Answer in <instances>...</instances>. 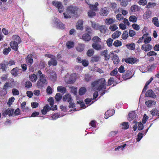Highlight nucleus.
Segmentation results:
<instances>
[{
  "label": "nucleus",
  "mask_w": 159,
  "mask_h": 159,
  "mask_svg": "<svg viewBox=\"0 0 159 159\" xmlns=\"http://www.w3.org/2000/svg\"><path fill=\"white\" fill-rule=\"evenodd\" d=\"M152 49V46L150 44H143L141 46V49L146 52L150 51Z\"/></svg>",
  "instance_id": "obj_11"
},
{
  "label": "nucleus",
  "mask_w": 159,
  "mask_h": 159,
  "mask_svg": "<svg viewBox=\"0 0 159 159\" xmlns=\"http://www.w3.org/2000/svg\"><path fill=\"white\" fill-rule=\"evenodd\" d=\"M129 128L128 123L127 122H124L122 124V129H127Z\"/></svg>",
  "instance_id": "obj_63"
},
{
  "label": "nucleus",
  "mask_w": 159,
  "mask_h": 159,
  "mask_svg": "<svg viewBox=\"0 0 159 159\" xmlns=\"http://www.w3.org/2000/svg\"><path fill=\"white\" fill-rule=\"evenodd\" d=\"M9 81L11 82V86L14 85L15 86H17L18 85V84L17 81H15L12 79H11L9 80Z\"/></svg>",
  "instance_id": "obj_53"
},
{
  "label": "nucleus",
  "mask_w": 159,
  "mask_h": 159,
  "mask_svg": "<svg viewBox=\"0 0 159 159\" xmlns=\"http://www.w3.org/2000/svg\"><path fill=\"white\" fill-rule=\"evenodd\" d=\"M82 38L84 41H88L91 39V37L88 34H84L83 35Z\"/></svg>",
  "instance_id": "obj_34"
},
{
  "label": "nucleus",
  "mask_w": 159,
  "mask_h": 159,
  "mask_svg": "<svg viewBox=\"0 0 159 159\" xmlns=\"http://www.w3.org/2000/svg\"><path fill=\"white\" fill-rule=\"evenodd\" d=\"M92 100H79L77 102V105L80 106V107L83 108H86L87 106L85 104V102L87 105H89L93 104L94 101H92Z\"/></svg>",
  "instance_id": "obj_6"
},
{
  "label": "nucleus",
  "mask_w": 159,
  "mask_h": 159,
  "mask_svg": "<svg viewBox=\"0 0 159 159\" xmlns=\"http://www.w3.org/2000/svg\"><path fill=\"white\" fill-rule=\"evenodd\" d=\"M95 15V13L91 10L90 11L88 12V15L90 17H92L93 16H94Z\"/></svg>",
  "instance_id": "obj_64"
},
{
  "label": "nucleus",
  "mask_w": 159,
  "mask_h": 159,
  "mask_svg": "<svg viewBox=\"0 0 159 159\" xmlns=\"http://www.w3.org/2000/svg\"><path fill=\"white\" fill-rule=\"evenodd\" d=\"M13 41H12L15 43H20L21 42V40L20 37L17 35H14L12 37Z\"/></svg>",
  "instance_id": "obj_25"
},
{
  "label": "nucleus",
  "mask_w": 159,
  "mask_h": 159,
  "mask_svg": "<svg viewBox=\"0 0 159 159\" xmlns=\"http://www.w3.org/2000/svg\"><path fill=\"white\" fill-rule=\"evenodd\" d=\"M145 103L148 107H150L154 105L156 103V101L154 100H148Z\"/></svg>",
  "instance_id": "obj_16"
},
{
  "label": "nucleus",
  "mask_w": 159,
  "mask_h": 159,
  "mask_svg": "<svg viewBox=\"0 0 159 159\" xmlns=\"http://www.w3.org/2000/svg\"><path fill=\"white\" fill-rule=\"evenodd\" d=\"M121 34V32L120 31H116L112 34L111 36L112 38L113 39H115L119 37Z\"/></svg>",
  "instance_id": "obj_30"
},
{
  "label": "nucleus",
  "mask_w": 159,
  "mask_h": 159,
  "mask_svg": "<svg viewBox=\"0 0 159 159\" xmlns=\"http://www.w3.org/2000/svg\"><path fill=\"white\" fill-rule=\"evenodd\" d=\"M124 60L127 63L133 64L136 62V59L135 58H128L125 59Z\"/></svg>",
  "instance_id": "obj_19"
},
{
  "label": "nucleus",
  "mask_w": 159,
  "mask_h": 159,
  "mask_svg": "<svg viewBox=\"0 0 159 159\" xmlns=\"http://www.w3.org/2000/svg\"><path fill=\"white\" fill-rule=\"evenodd\" d=\"M98 30H99L101 33H105L107 30V27L105 25H101L99 26Z\"/></svg>",
  "instance_id": "obj_32"
},
{
  "label": "nucleus",
  "mask_w": 159,
  "mask_h": 159,
  "mask_svg": "<svg viewBox=\"0 0 159 159\" xmlns=\"http://www.w3.org/2000/svg\"><path fill=\"white\" fill-rule=\"evenodd\" d=\"M130 21L132 22H135L137 20V17L134 16H131L129 18Z\"/></svg>",
  "instance_id": "obj_44"
},
{
  "label": "nucleus",
  "mask_w": 159,
  "mask_h": 159,
  "mask_svg": "<svg viewBox=\"0 0 159 159\" xmlns=\"http://www.w3.org/2000/svg\"><path fill=\"white\" fill-rule=\"evenodd\" d=\"M32 58V55L31 54L28 55L26 58L27 63L29 65H31L33 63V59Z\"/></svg>",
  "instance_id": "obj_23"
},
{
  "label": "nucleus",
  "mask_w": 159,
  "mask_h": 159,
  "mask_svg": "<svg viewBox=\"0 0 159 159\" xmlns=\"http://www.w3.org/2000/svg\"><path fill=\"white\" fill-rule=\"evenodd\" d=\"M113 45L116 47H118L122 45V43L120 41L116 40L113 43Z\"/></svg>",
  "instance_id": "obj_49"
},
{
  "label": "nucleus",
  "mask_w": 159,
  "mask_h": 159,
  "mask_svg": "<svg viewBox=\"0 0 159 159\" xmlns=\"http://www.w3.org/2000/svg\"><path fill=\"white\" fill-rule=\"evenodd\" d=\"M11 86V82L10 81V83L6 82L4 85L3 87V89L6 90V89L8 87H10Z\"/></svg>",
  "instance_id": "obj_58"
},
{
  "label": "nucleus",
  "mask_w": 159,
  "mask_h": 159,
  "mask_svg": "<svg viewBox=\"0 0 159 159\" xmlns=\"http://www.w3.org/2000/svg\"><path fill=\"white\" fill-rule=\"evenodd\" d=\"M86 91V89L85 88L82 87L79 90V94L80 95H82L85 93Z\"/></svg>",
  "instance_id": "obj_41"
},
{
  "label": "nucleus",
  "mask_w": 159,
  "mask_h": 159,
  "mask_svg": "<svg viewBox=\"0 0 159 159\" xmlns=\"http://www.w3.org/2000/svg\"><path fill=\"white\" fill-rule=\"evenodd\" d=\"M116 18L119 21H121L123 20L124 17L121 14H118L116 15Z\"/></svg>",
  "instance_id": "obj_57"
},
{
  "label": "nucleus",
  "mask_w": 159,
  "mask_h": 159,
  "mask_svg": "<svg viewBox=\"0 0 159 159\" xmlns=\"http://www.w3.org/2000/svg\"><path fill=\"white\" fill-rule=\"evenodd\" d=\"M83 21L82 20H79L78 21L76 25V28L77 30H82L83 29Z\"/></svg>",
  "instance_id": "obj_14"
},
{
  "label": "nucleus",
  "mask_w": 159,
  "mask_h": 159,
  "mask_svg": "<svg viewBox=\"0 0 159 159\" xmlns=\"http://www.w3.org/2000/svg\"><path fill=\"white\" fill-rule=\"evenodd\" d=\"M113 41V40L111 39H108L107 41V45L110 47L112 46V43Z\"/></svg>",
  "instance_id": "obj_55"
},
{
  "label": "nucleus",
  "mask_w": 159,
  "mask_h": 159,
  "mask_svg": "<svg viewBox=\"0 0 159 159\" xmlns=\"http://www.w3.org/2000/svg\"><path fill=\"white\" fill-rule=\"evenodd\" d=\"M52 22L54 24V25L57 26V28L61 29L64 28L63 24L57 18L54 17L52 19Z\"/></svg>",
  "instance_id": "obj_7"
},
{
  "label": "nucleus",
  "mask_w": 159,
  "mask_h": 159,
  "mask_svg": "<svg viewBox=\"0 0 159 159\" xmlns=\"http://www.w3.org/2000/svg\"><path fill=\"white\" fill-rule=\"evenodd\" d=\"M103 43L102 42L101 43H93L92 44V47L96 50H99L103 49Z\"/></svg>",
  "instance_id": "obj_9"
},
{
  "label": "nucleus",
  "mask_w": 159,
  "mask_h": 159,
  "mask_svg": "<svg viewBox=\"0 0 159 159\" xmlns=\"http://www.w3.org/2000/svg\"><path fill=\"white\" fill-rule=\"evenodd\" d=\"M115 111L114 110H109L106 112L105 114V118L107 119L109 117L113 116L115 113Z\"/></svg>",
  "instance_id": "obj_13"
},
{
  "label": "nucleus",
  "mask_w": 159,
  "mask_h": 159,
  "mask_svg": "<svg viewBox=\"0 0 159 159\" xmlns=\"http://www.w3.org/2000/svg\"><path fill=\"white\" fill-rule=\"evenodd\" d=\"M151 112V114L152 116L156 115L159 116V111H158L156 109H153Z\"/></svg>",
  "instance_id": "obj_46"
},
{
  "label": "nucleus",
  "mask_w": 159,
  "mask_h": 159,
  "mask_svg": "<svg viewBox=\"0 0 159 159\" xmlns=\"http://www.w3.org/2000/svg\"><path fill=\"white\" fill-rule=\"evenodd\" d=\"M94 51L92 49H90L87 52V55L89 57H91L93 56L94 54Z\"/></svg>",
  "instance_id": "obj_48"
},
{
  "label": "nucleus",
  "mask_w": 159,
  "mask_h": 159,
  "mask_svg": "<svg viewBox=\"0 0 159 159\" xmlns=\"http://www.w3.org/2000/svg\"><path fill=\"white\" fill-rule=\"evenodd\" d=\"M51 107H49L48 104H46L45 106L43 107V109L41 110V112L44 115L46 114L47 112L49 110L54 111L57 109V107L56 105H54V100H48Z\"/></svg>",
  "instance_id": "obj_3"
},
{
  "label": "nucleus",
  "mask_w": 159,
  "mask_h": 159,
  "mask_svg": "<svg viewBox=\"0 0 159 159\" xmlns=\"http://www.w3.org/2000/svg\"><path fill=\"white\" fill-rule=\"evenodd\" d=\"M52 4L56 7L59 13H61L64 10V7L61 2L53 1L52 2Z\"/></svg>",
  "instance_id": "obj_5"
},
{
  "label": "nucleus",
  "mask_w": 159,
  "mask_h": 159,
  "mask_svg": "<svg viewBox=\"0 0 159 159\" xmlns=\"http://www.w3.org/2000/svg\"><path fill=\"white\" fill-rule=\"evenodd\" d=\"M14 111V109L11 108H8L7 110H3L2 113V115L3 116H5L8 115L9 116H12L13 114Z\"/></svg>",
  "instance_id": "obj_12"
},
{
  "label": "nucleus",
  "mask_w": 159,
  "mask_h": 159,
  "mask_svg": "<svg viewBox=\"0 0 159 159\" xmlns=\"http://www.w3.org/2000/svg\"><path fill=\"white\" fill-rule=\"evenodd\" d=\"M63 99H72V98L70 94L67 93L64 96Z\"/></svg>",
  "instance_id": "obj_59"
},
{
  "label": "nucleus",
  "mask_w": 159,
  "mask_h": 159,
  "mask_svg": "<svg viewBox=\"0 0 159 159\" xmlns=\"http://www.w3.org/2000/svg\"><path fill=\"white\" fill-rule=\"evenodd\" d=\"M57 91L58 92L64 93H66V88L62 86H59L57 88Z\"/></svg>",
  "instance_id": "obj_33"
},
{
  "label": "nucleus",
  "mask_w": 159,
  "mask_h": 159,
  "mask_svg": "<svg viewBox=\"0 0 159 159\" xmlns=\"http://www.w3.org/2000/svg\"><path fill=\"white\" fill-rule=\"evenodd\" d=\"M77 78V75L76 73H73L70 76L69 80H66V81L68 84H72L74 83Z\"/></svg>",
  "instance_id": "obj_10"
},
{
  "label": "nucleus",
  "mask_w": 159,
  "mask_h": 159,
  "mask_svg": "<svg viewBox=\"0 0 159 159\" xmlns=\"http://www.w3.org/2000/svg\"><path fill=\"white\" fill-rule=\"evenodd\" d=\"M152 22L154 25L157 27H159V20L157 17H154L152 18Z\"/></svg>",
  "instance_id": "obj_28"
},
{
  "label": "nucleus",
  "mask_w": 159,
  "mask_h": 159,
  "mask_svg": "<svg viewBox=\"0 0 159 159\" xmlns=\"http://www.w3.org/2000/svg\"><path fill=\"white\" fill-rule=\"evenodd\" d=\"M69 88L70 89L72 92L75 94H76L77 93V89L76 88L73 86H72L69 87Z\"/></svg>",
  "instance_id": "obj_60"
},
{
  "label": "nucleus",
  "mask_w": 159,
  "mask_h": 159,
  "mask_svg": "<svg viewBox=\"0 0 159 159\" xmlns=\"http://www.w3.org/2000/svg\"><path fill=\"white\" fill-rule=\"evenodd\" d=\"M63 116V115L60 116V114L58 113H57L53 114L51 117H50L49 119L50 120H55L59 117Z\"/></svg>",
  "instance_id": "obj_37"
},
{
  "label": "nucleus",
  "mask_w": 159,
  "mask_h": 159,
  "mask_svg": "<svg viewBox=\"0 0 159 159\" xmlns=\"http://www.w3.org/2000/svg\"><path fill=\"white\" fill-rule=\"evenodd\" d=\"M37 75L39 80L37 82V86L38 88H42L45 85L47 84L48 83L47 76L43 74L40 70L38 71Z\"/></svg>",
  "instance_id": "obj_2"
},
{
  "label": "nucleus",
  "mask_w": 159,
  "mask_h": 159,
  "mask_svg": "<svg viewBox=\"0 0 159 159\" xmlns=\"http://www.w3.org/2000/svg\"><path fill=\"white\" fill-rule=\"evenodd\" d=\"M100 59V57L99 56H94L92 57L91 61L93 62H97Z\"/></svg>",
  "instance_id": "obj_56"
},
{
  "label": "nucleus",
  "mask_w": 159,
  "mask_h": 159,
  "mask_svg": "<svg viewBox=\"0 0 159 159\" xmlns=\"http://www.w3.org/2000/svg\"><path fill=\"white\" fill-rule=\"evenodd\" d=\"M19 43H17L11 41L10 44V45L12 49L15 51H16L18 49V44Z\"/></svg>",
  "instance_id": "obj_24"
},
{
  "label": "nucleus",
  "mask_w": 159,
  "mask_h": 159,
  "mask_svg": "<svg viewBox=\"0 0 159 159\" xmlns=\"http://www.w3.org/2000/svg\"><path fill=\"white\" fill-rule=\"evenodd\" d=\"M92 40L93 41V43H101L102 42L101 41V39L98 36H94L93 39Z\"/></svg>",
  "instance_id": "obj_40"
},
{
  "label": "nucleus",
  "mask_w": 159,
  "mask_h": 159,
  "mask_svg": "<svg viewBox=\"0 0 159 159\" xmlns=\"http://www.w3.org/2000/svg\"><path fill=\"white\" fill-rule=\"evenodd\" d=\"M136 117V114L135 111H132L129 114V117L128 118V120L131 121L133 120Z\"/></svg>",
  "instance_id": "obj_22"
},
{
  "label": "nucleus",
  "mask_w": 159,
  "mask_h": 159,
  "mask_svg": "<svg viewBox=\"0 0 159 159\" xmlns=\"http://www.w3.org/2000/svg\"><path fill=\"white\" fill-rule=\"evenodd\" d=\"M90 22L91 23L93 29L97 30H98L99 27V25L98 23L92 21H90Z\"/></svg>",
  "instance_id": "obj_36"
},
{
  "label": "nucleus",
  "mask_w": 159,
  "mask_h": 159,
  "mask_svg": "<svg viewBox=\"0 0 159 159\" xmlns=\"http://www.w3.org/2000/svg\"><path fill=\"white\" fill-rule=\"evenodd\" d=\"M85 47V45L84 44L79 43L76 47V50L79 52H82L83 51Z\"/></svg>",
  "instance_id": "obj_17"
},
{
  "label": "nucleus",
  "mask_w": 159,
  "mask_h": 159,
  "mask_svg": "<svg viewBox=\"0 0 159 159\" xmlns=\"http://www.w3.org/2000/svg\"><path fill=\"white\" fill-rule=\"evenodd\" d=\"M62 95L60 93H57L55 96V99H61Z\"/></svg>",
  "instance_id": "obj_61"
},
{
  "label": "nucleus",
  "mask_w": 159,
  "mask_h": 159,
  "mask_svg": "<svg viewBox=\"0 0 159 159\" xmlns=\"http://www.w3.org/2000/svg\"><path fill=\"white\" fill-rule=\"evenodd\" d=\"M29 78L30 80L32 82H35L37 79V76L34 74H33L31 75H30Z\"/></svg>",
  "instance_id": "obj_38"
},
{
  "label": "nucleus",
  "mask_w": 159,
  "mask_h": 159,
  "mask_svg": "<svg viewBox=\"0 0 159 159\" xmlns=\"http://www.w3.org/2000/svg\"><path fill=\"white\" fill-rule=\"evenodd\" d=\"M66 45L68 48H70L74 47V43L72 41H68L67 42Z\"/></svg>",
  "instance_id": "obj_43"
},
{
  "label": "nucleus",
  "mask_w": 159,
  "mask_h": 159,
  "mask_svg": "<svg viewBox=\"0 0 159 159\" xmlns=\"http://www.w3.org/2000/svg\"><path fill=\"white\" fill-rule=\"evenodd\" d=\"M11 50L10 48L9 47L8 48H5L3 50V53L5 55H7Z\"/></svg>",
  "instance_id": "obj_62"
},
{
  "label": "nucleus",
  "mask_w": 159,
  "mask_h": 159,
  "mask_svg": "<svg viewBox=\"0 0 159 159\" xmlns=\"http://www.w3.org/2000/svg\"><path fill=\"white\" fill-rule=\"evenodd\" d=\"M115 21V19L111 18H107L105 20V22L107 25H109L114 23Z\"/></svg>",
  "instance_id": "obj_26"
},
{
  "label": "nucleus",
  "mask_w": 159,
  "mask_h": 159,
  "mask_svg": "<svg viewBox=\"0 0 159 159\" xmlns=\"http://www.w3.org/2000/svg\"><path fill=\"white\" fill-rule=\"evenodd\" d=\"M46 92L48 94H50L52 93L53 90L50 86H48L46 89Z\"/></svg>",
  "instance_id": "obj_54"
},
{
  "label": "nucleus",
  "mask_w": 159,
  "mask_h": 159,
  "mask_svg": "<svg viewBox=\"0 0 159 159\" xmlns=\"http://www.w3.org/2000/svg\"><path fill=\"white\" fill-rule=\"evenodd\" d=\"M133 76L130 70L127 71L125 74L123 75V78L125 80L130 79Z\"/></svg>",
  "instance_id": "obj_15"
},
{
  "label": "nucleus",
  "mask_w": 159,
  "mask_h": 159,
  "mask_svg": "<svg viewBox=\"0 0 159 159\" xmlns=\"http://www.w3.org/2000/svg\"><path fill=\"white\" fill-rule=\"evenodd\" d=\"M126 46L129 49L131 50H134L135 48V44L134 43L127 44Z\"/></svg>",
  "instance_id": "obj_39"
},
{
  "label": "nucleus",
  "mask_w": 159,
  "mask_h": 159,
  "mask_svg": "<svg viewBox=\"0 0 159 159\" xmlns=\"http://www.w3.org/2000/svg\"><path fill=\"white\" fill-rule=\"evenodd\" d=\"M151 40V38L150 37H148V34H146V37L144 38V42L145 44L148 43Z\"/></svg>",
  "instance_id": "obj_42"
},
{
  "label": "nucleus",
  "mask_w": 159,
  "mask_h": 159,
  "mask_svg": "<svg viewBox=\"0 0 159 159\" xmlns=\"http://www.w3.org/2000/svg\"><path fill=\"white\" fill-rule=\"evenodd\" d=\"M19 69L17 67L13 68L11 70V74L14 76H16L18 74Z\"/></svg>",
  "instance_id": "obj_29"
},
{
  "label": "nucleus",
  "mask_w": 159,
  "mask_h": 159,
  "mask_svg": "<svg viewBox=\"0 0 159 159\" xmlns=\"http://www.w3.org/2000/svg\"><path fill=\"white\" fill-rule=\"evenodd\" d=\"M128 32L126 31H124L122 35V38L123 39H126L128 37Z\"/></svg>",
  "instance_id": "obj_51"
},
{
  "label": "nucleus",
  "mask_w": 159,
  "mask_h": 159,
  "mask_svg": "<svg viewBox=\"0 0 159 159\" xmlns=\"http://www.w3.org/2000/svg\"><path fill=\"white\" fill-rule=\"evenodd\" d=\"M145 97H149L155 99L156 98L157 96L156 94L151 89L148 90L145 94Z\"/></svg>",
  "instance_id": "obj_8"
},
{
  "label": "nucleus",
  "mask_w": 159,
  "mask_h": 159,
  "mask_svg": "<svg viewBox=\"0 0 159 159\" xmlns=\"http://www.w3.org/2000/svg\"><path fill=\"white\" fill-rule=\"evenodd\" d=\"M50 79L53 81L56 80L57 79V75L55 71L51 70L50 72Z\"/></svg>",
  "instance_id": "obj_21"
},
{
  "label": "nucleus",
  "mask_w": 159,
  "mask_h": 159,
  "mask_svg": "<svg viewBox=\"0 0 159 159\" xmlns=\"http://www.w3.org/2000/svg\"><path fill=\"white\" fill-rule=\"evenodd\" d=\"M57 60L54 58H52L48 62V64L49 66L53 65L55 66L57 65Z\"/></svg>",
  "instance_id": "obj_35"
},
{
  "label": "nucleus",
  "mask_w": 159,
  "mask_h": 159,
  "mask_svg": "<svg viewBox=\"0 0 159 159\" xmlns=\"http://www.w3.org/2000/svg\"><path fill=\"white\" fill-rule=\"evenodd\" d=\"M152 12L149 10H147L143 15V18L145 19H147L151 16Z\"/></svg>",
  "instance_id": "obj_18"
},
{
  "label": "nucleus",
  "mask_w": 159,
  "mask_h": 159,
  "mask_svg": "<svg viewBox=\"0 0 159 159\" xmlns=\"http://www.w3.org/2000/svg\"><path fill=\"white\" fill-rule=\"evenodd\" d=\"M110 54H113L112 59L113 61L114 64H117L119 61L118 56L116 54H114L113 52H110Z\"/></svg>",
  "instance_id": "obj_20"
},
{
  "label": "nucleus",
  "mask_w": 159,
  "mask_h": 159,
  "mask_svg": "<svg viewBox=\"0 0 159 159\" xmlns=\"http://www.w3.org/2000/svg\"><path fill=\"white\" fill-rule=\"evenodd\" d=\"M140 8L138 6L134 5L131 6L130 10L132 12H136L140 10Z\"/></svg>",
  "instance_id": "obj_31"
},
{
  "label": "nucleus",
  "mask_w": 159,
  "mask_h": 159,
  "mask_svg": "<svg viewBox=\"0 0 159 159\" xmlns=\"http://www.w3.org/2000/svg\"><path fill=\"white\" fill-rule=\"evenodd\" d=\"M100 13L102 15L107 16L108 13V11L107 10V8L105 7L102 8L100 11Z\"/></svg>",
  "instance_id": "obj_27"
},
{
  "label": "nucleus",
  "mask_w": 159,
  "mask_h": 159,
  "mask_svg": "<svg viewBox=\"0 0 159 159\" xmlns=\"http://www.w3.org/2000/svg\"><path fill=\"white\" fill-rule=\"evenodd\" d=\"M118 28V27L115 24L111 25L109 27V29L112 31H115L116 30H117Z\"/></svg>",
  "instance_id": "obj_45"
},
{
  "label": "nucleus",
  "mask_w": 159,
  "mask_h": 159,
  "mask_svg": "<svg viewBox=\"0 0 159 159\" xmlns=\"http://www.w3.org/2000/svg\"><path fill=\"white\" fill-rule=\"evenodd\" d=\"M144 135V134L142 133H138L137 135V138L136 139L137 142H139L141 139H142L143 136Z\"/></svg>",
  "instance_id": "obj_47"
},
{
  "label": "nucleus",
  "mask_w": 159,
  "mask_h": 159,
  "mask_svg": "<svg viewBox=\"0 0 159 159\" xmlns=\"http://www.w3.org/2000/svg\"><path fill=\"white\" fill-rule=\"evenodd\" d=\"M118 73V71L117 68L114 69L110 73V75L111 76H115Z\"/></svg>",
  "instance_id": "obj_52"
},
{
  "label": "nucleus",
  "mask_w": 159,
  "mask_h": 159,
  "mask_svg": "<svg viewBox=\"0 0 159 159\" xmlns=\"http://www.w3.org/2000/svg\"><path fill=\"white\" fill-rule=\"evenodd\" d=\"M92 85L93 89L98 90L101 95L105 93L106 85L104 78L97 80L92 83Z\"/></svg>",
  "instance_id": "obj_1"
},
{
  "label": "nucleus",
  "mask_w": 159,
  "mask_h": 159,
  "mask_svg": "<svg viewBox=\"0 0 159 159\" xmlns=\"http://www.w3.org/2000/svg\"><path fill=\"white\" fill-rule=\"evenodd\" d=\"M77 8L75 7L70 6L66 9V12L64 13V18H70L72 16L75 15L77 13Z\"/></svg>",
  "instance_id": "obj_4"
},
{
  "label": "nucleus",
  "mask_w": 159,
  "mask_h": 159,
  "mask_svg": "<svg viewBox=\"0 0 159 159\" xmlns=\"http://www.w3.org/2000/svg\"><path fill=\"white\" fill-rule=\"evenodd\" d=\"M128 0H122L120 4L121 6L125 7L128 4Z\"/></svg>",
  "instance_id": "obj_50"
}]
</instances>
